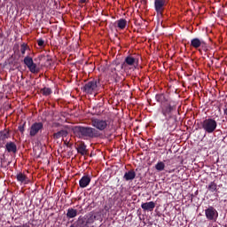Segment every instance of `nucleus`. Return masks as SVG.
Listing matches in <instances>:
<instances>
[{
    "instance_id": "23",
    "label": "nucleus",
    "mask_w": 227,
    "mask_h": 227,
    "mask_svg": "<svg viewBox=\"0 0 227 227\" xmlns=\"http://www.w3.org/2000/svg\"><path fill=\"white\" fill-rule=\"evenodd\" d=\"M207 189V191H209V192H217V184L215 183V181L210 182Z\"/></svg>"
},
{
    "instance_id": "7",
    "label": "nucleus",
    "mask_w": 227,
    "mask_h": 227,
    "mask_svg": "<svg viewBox=\"0 0 227 227\" xmlns=\"http://www.w3.org/2000/svg\"><path fill=\"white\" fill-rule=\"evenodd\" d=\"M139 66V56L129 55L125 58L124 62L121 64V69L125 70L127 67H138Z\"/></svg>"
},
{
    "instance_id": "32",
    "label": "nucleus",
    "mask_w": 227,
    "mask_h": 227,
    "mask_svg": "<svg viewBox=\"0 0 227 227\" xmlns=\"http://www.w3.org/2000/svg\"><path fill=\"white\" fill-rule=\"evenodd\" d=\"M223 114H225V116H227V106H225V108L223 109Z\"/></svg>"
},
{
    "instance_id": "34",
    "label": "nucleus",
    "mask_w": 227,
    "mask_h": 227,
    "mask_svg": "<svg viewBox=\"0 0 227 227\" xmlns=\"http://www.w3.org/2000/svg\"><path fill=\"white\" fill-rule=\"evenodd\" d=\"M114 71H116V67L114 68Z\"/></svg>"
},
{
    "instance_id": "11",
    "label": "nucleus",
    "mask_w": 227,
    "mask_h": 227,
    "mask_svg": "<svg viewBox=\"0 0 227 227\" xmlns=\"http://www.w3.org/2000/svg\"><path fill=\"white\" fill-rule=\"evenodd\" d=\"M166 6V0H155L154 8L158 15H162L164 13V8Z\"/></svg>"
},
{
    "instance_id": "31",
    "label": "nucleus",
    "mask_w": 227,
    "mask_h": 227,
    "mask_svg": "<svg viewBox=\"0 0 227 227\" xmlns=\"http://www.w3.org/2000/svg\"><path fill=\"white\" fill-rule=\"evenodd\" d=\"M113 207L111 206V205H106L105 207H104V210H106V212H109V210H111V208H112Z\"/></svg>"
},
{
    "instance_id": "4",
    "label": "nucleus",
    "mask_w": 227,
    "mask_h": 227,
    "mask_svg": "<svg viewBox=\"0 0 227 227\" xmlns=\"http://www.w3.org/2000/svg\"><path fill=\"white\" fill-rule=\"evenodd\" d=\"M200 126L206 134H214L217 129V121L212 118H206L200 122Z\"/></svg>"
},
{
    "instance_id": "18",
    "label": "nucleus",
    "mask_w": 227,
    "mask_h": 227,
    "mask_svg": "<svg viewBox=\"0 0 227 227\" xmlns=\"http://www.w3.org/2000/svg\"><path fill=\"white\" fill-rule=\"evenodd\" d=\"M68 131L67 129H61L53 134V139H61V137H67Z\"/></svg>"
},
{
    "instance_id": "33",
    "label": "nucleus",
    "mask_w": 227,
    "mask_h": 227,
    "mask_svg": "<svg viewBox=\"0 0 227 227\" xmlns=\"http://www.w3.org/2000/svg\"><path fill=\"white\" fill-rule=\"evenodd\" d=\"M79 3H81L82 4H84V3H86V0H79Z\"/></svg>"
},
{
    "instance_id": "22",
    "label": "nucleus",
    "mask_w": 227,
    "mask_h": 227,
    "mask_svg": "<svg viewBox=\"0 0 227 227\" xmlns=\"http://www.w3.org/2000/svg\"><path fill=\"white\" fill-rule=\"evenodd\" d=\"M115 24H117V27H119V29H125V27H127V20L120 19L115 21Z\"/></svg>"
},
{
    "instance_id": "28",
    "label": "nucleus",
    "mask_w": 227,
    "mask_h": 227,
    "mask_svg": "<svg viewBox=\"0 0 227 227\" xmlns=\"http://www.w3.org/2000/svg\"><path fill=\"white\" fill-rule=\"evenodd\" d=\"M88 221L89 223H95V221H98V215L97 214L90 215Z\"/></svg>"
},
{
    "instance_id": "26",
    "label": "nucleus",
    "mask_w": 227,
    "mask_h": 227,
    "mask_svg": "<svg viewBox=\"0 0 227 227\" xmlns=\"http://www.w3.org/2000/svg\"><path fill=\"white\" fill-rule=\"evenodd\" d=\"M165 168L166 164L164 163V161H158L155 165L156 171H164Z\"/></svg>"
},
{
    "instance_id": "12",
    "label": "nucleus",
    "mask_w": 227,
    "mask_h": 227,
    "mask_svg": "<svg viewBox=\"0 0 227 227\" xmlns=\"http://www.w3.org/2000/svg\"><path fill=\"white\" fill-rule=\"evenodd\" d=\"M91 184V176L90 175H84L80 180H79V186L81 189H85V187H88Z\"/></svg>"
},
{
    "instance_id": "29",
    "label": "nucleus",
    "mask_w": 227,
    "mask_h": 227,
    "mask_svg": "<svg viewBox=\"0 0 227 227\" xmlns=\"http://www.w3.org/2000/svg\"><path fill=\"white\" fill-rule=\"evenodd\" d=\"M18 129L20 130V132L21 134H24V132L26 131V121L23 122L22 125H20V126L18 127Z\"/></svg>"
},
{
    "instance_id": "6",
    "label": "nucleus",
    "mask_w": 227,
    "mask_h": 227,
    "mask_svg": "<svg viewBox=\"0 0 227 227\" xmlns=\"http://www.w3.org/2000/svg\"><path fill=\"white\" fill-rule=\"evenodd\" d=\"M23 63L31 74H38V72H40V67H38V65L33 61V57L29 55L26 56L23 59Z\"/></svg>"
},
{
    "instance_id": "10",
    "label": "nucleus",
    "mask_w": 227,
    "mask_h": 227,
    "mask_svg": "<svg viewBox=\"0 0 227 227\" xmlns=\"http://www.w3.org/2000/svg\"><path fill=\"white\" fill-rule=\"evenodd\" d=\"M205 215L208 221H214V219H217L219 213H217V210H215V207L211 206L205 209Z\"/></svg>"
},
{
    "instance_id": "5",
    "label": "nucleus",
    "mask_w": 227,
    "mask_h": 227,
    "mask_svg": "<svg viewBox=\"0 0 227 227\" xmlns=\"http://www.w3.org/2000/svg\"><path fill=\"white\" fill-rule=\"evenodd\" d=\"M91 125L93 129H96V130L106 132V130H107V127H109V121L95 118L91 120Z\"/></svg>"
},
{
    "instance_id": "15",
    "label": "nucleus",
    "mask_w": 227,
    "mask_h": 227,
    "mask_svg": "<svg viewBox=\"0 0 227 227\" xmlns=\"http://www.w3.org/2000/svg\"><path fill=\"white\" fill-rule=\"evenodd\" d=\"M17 182L20 184H24L25 185L29 184V179L27 178V176L26 174L20 172L16 175Z\"/></svg>"
},
{
    "instance_id": "13",
    "label": "nucleus",
    "mask_w": 227,
    "mask_h": 227,
    "mask_svg": "<svg viewBox=\"0 0 227 227\" xmlns=\"http://www.w3.org/2000/svg\"><path fill=\"white\" fill-rule=\"evenodd\" d=\"M155 99H156V102H159V104H160V106H164L171 103L169 102V99L168 98V97H166V95L162 93L156 94Z\"/></svg>"
},
{
    "instance_id": "24",
    "label": "nucleus",
    "mask_w": 227,
    "mask_h": 227,
    "mask_svg": "<svg viewBox=\"0 0 227 227\" xmlns=\"http://www.w3.org/2000/svg\"><path fill=\"white\" fill-rule=\"evenodd\" d=\"M20 57L24 58V56H26V51H29V45H27V43H23L20 44Z\"/></svg>"
},
{
    "instance_id": "21",
    "label": "nucleus",
    "mask_w": 227,
    "mask_h": 227,
    "mask_svg": "<svg viewBox=\"0 0 227 227\" xmlns=\"http://www.w3.org/2000/svg\"><path fill=\"white\" fill-rule=\"evenodd\" d=\"M67 217H68V219H74V217H77V209H74L72 207L68 208L67 212Z\"/></svg>"
},
{
    "instance_id": "19",
    "label": "nucleus",
    "mask_w": 227,
    "mask_h": 227,
    "mask_svg": "<svg viewBox=\"0 0 227 227\" xmlns=\"http://www.w3.org/2000/svg\"><path fill=\"white\" fill-rule=\"evenodd\" d=\"M77 153H80V155H88V149H86V144H81L77 147Z\"/></svg>"
},
{
    "instance_id": "30",
    "label": "nucleus",
    "mask_w": 227,
    "mask_h": 227,
    "mask_svg": "<svg viewBox=\"0 0 227 227\" xmlns=\"http://www.w3.org/2000/svg\"><path fill=\"white\" fill-rule=\"evenodd\" d=\"M37 45L39 47H45V41L43 39H37Z\"/></svg>"
},
{
    "instance_id": "9",
    "label": "nucleus",
    "mask_w": 227,
    "mask_h": 227,
    "mask_svg": "<svg viewBox=\"0 0 227 227\" xmlns=\"http://www.w3.org/2000/svg\"><path fill=\"white\" fill-rule=\"evenodd\" d=\"M191 47H193V49H200L201 47L203 51H207V43L202 39L195 37L191 40Z\"/></svg>"
},
{
    "instance_id": "16",
    "label": "nucleus",
    "mask_w": 227,
    "mask_h": 227,
    "mask_svg": "<svg viewBox=\"0 0 227 227\" xmlns=\"http://www.w3.org/2000/svg\"><path fill=\"white\" fill-rule=\"evenodd\" d=\"M5 150L8 153H17V145L15 142H7L5 145Z\"/></svg>"
},
{
    "instance_id": "8",
    "label": "nucleus",
    "mask_w": 227,
    "mask_h": 227,
    "mask_svg": "<svg viewBox=\"0 0 227 227\" xmlns=\"http://www.w3.org/2000/svg\"><path fill=\"white\" fill-rule=\"evenodd\" d=\"M43 130V122H34L29 130L30 137H35L37 134H40Z\"/></svg>"
},
{
    "instance_id": "14",
    "label": "nucleus",
    "mask_w": 227,
    "mask_h": 227,
    "mask_svg": "<svg viewBox=\"0 0 227 227\" xmlns=\"http://www.w3.org/2000/svg\"><path fill=\"white\" fill-rule=\"evenodd\" d=\"M136 178V171L134 169H130L127 172H125L123 176V180L125 182H132Z\"/></svg>"
},
{
    "instance_id": "25",
    "label": "nucleus",
    "mask_w": 227,
    "mask_h": 227,
    "mask_svg": "<svg viewBox=\"0 0 227 227\" xmlns=\"http://www.w3.org/2000/svg\"><path fill=\"white\" fill-rule=\"evenodd\" d=\"M69 227H84V220H82V218L80 217L76 222H74Z\"/></svg>"
},
{
    "instance_id": "20",
    "label": "nucleus",
    "mask_w": 227,
    "mask_h": 227,
    "mask_svg": "<svg viewBox=\"0 0 227 227\" xmlns=\"http://www.w3.org/2000/svg\"><path fill=\"white\" fill-rule=\"evenodd\" d=\"M10 137V130L4 129L0 131V141H6Z\"/></svg>"
},
{
    "instance_id": "2",
    "label": "nucleus",
    "mask_w": 227,
    "mask_h": 227,
    "mask_svg": "<svg viewBox=\"0 0 227 227\" xmlns=\"http://www.w3.org/2000/svg\"><path fill=\"white\" fill-rule=\"evenodd\" d=\"M160 114L164 116V120L167 125L173 129L176 125V115H175V111H176V106L171 105V103H167V105H162L160 106Z\"/></svg>"
},
{
    "instance_id": "1",
    "label": "nucleus",
    "mask_w": 227,
    "mask_h": 227,
    "mask_svg": "<svg viewBox=\"0 0 227 227\" xmlns=\"http://www.w3.org/2000/svg\"><path fill=\"white\" fill-rule=\"evenodd\" d=\"M73 130L78 139H83L84 141L97 139L102 136L100 131L90 126H75Z\"/></svg>"
},
{
    "instance_id": "17",
    "label": "nucleus",
    "mask_w": 227,
    "mask_h": 227,
    "mask_svg": "<svg viewBox=\"0 0 227 227\" xmlns=\"http://www.w3.org/2000/svg\"><path fill=\"white\" fill-rule=\"evenodd\" d=\"M141 208H143V210H146L147 212H153V208H155V202L150 201L142 203Z\"/></svg>"
},
{
    "instance_id": "27",
    "label": "nucleus",
    "mask_w": 227,
    "mask_h": 227,
    "mask_svg": "<svg viewBox=\"0 0 227 227\" xmlns=\"http://www.w3.org/2000/svg\"><path fill=\"white\" fill-rule=\"evenodd\" d=\"M41 93L43 97H49V95L52 94V90H51V88L44 87L41 89Z\"/></svg>"
},
{
    "instance_id": "3",
    "label": "nucleus",
    "mask_w": 227,
    "mask_h": 227,
    "mask_svg": "<svg viewBox=\"0 0 227 227\" xmlns=\"http://www.w3.org/2000/svg\"><path fill=\"white\" fill-rule=\"evenodd\" d=\"M98 88H100V80L93 79L92 81L85 83L82 88V91L87 95H95L97 94V91H98Z\"/></svg>"
}]
</instances>
